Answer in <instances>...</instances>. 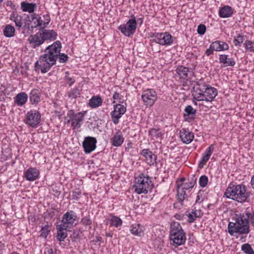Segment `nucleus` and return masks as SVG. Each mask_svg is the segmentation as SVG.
I'll return each mask as SVG.
<instances>
[{"label": "nucleus", "instance_id": "1", "mask_svg": "<svg viewBox=\"0 0 254 254\" xmlns=\"http://www.w3.org/2000/svg\"><path fill=\"white\" fill-rule=\"evenodd\" d=\"M225 195L226 197L238 202H244L250 197V194L246 191V186L240 184L228 187L225 193Z\"/></svg>", "mask_w": 254, "mask_h": 254}, {"label": "nucleus", "instance_id": "2", "mask_svg": "<svg viewBox=\"0 0 254 254\" xmlns=\"http://www.w3.org/2000/svg\"><path fill=\"white\" fill-rule=\"evenodd\" d=\"M234 220L235 222H230L228 224V232L231 236H234V233L244 235L250 232L249 221L243 215L238 216Z\"/></svg>", "mask_w": 254, "mask_h": 254}, {"label": "nucleus", "instance_id": "3", "mask_svg": "<svg viewBox=\"0 0 254 254\" xmlns=\"http://www.w3.org/2000/svg\"><path fill=\"white\" fill-rule=\"evenodd\" d=\"M170 239L173 241V246L176 247L185 243L186 241V233L179 222H173L171 223Z\"/></svg>", "mask_w": 254, "mask_h": 254}, {"label": "nucleus", "instance_id": "4", "mask_svg": "<svg viewBox=\"0 0 254 254\" xmlns=\"http://www.w3.org/2000/svg\"><path fill=\"white\" fill-rule=\"evenodd\" d=\"M151 182L148 176L141 174L136 178V182L133 188L137 194H146L151 189Z\"/></svg>", "mask_w": 254, "mask_h": 254}, {"label": "nucleus", "instance_id": "5", "mask_svg": "<svg viewBox=\"0 0 254 254\" xmlns=\"http://www.w3.org/2000/svg\"><path fill=\"white\" fill-rule=\"evenodd\" d=\"M84 117V114L81 112L75 114L73 110H70L65 117V120H66L67 123L71 122V127L74 129L80 127Z\"/></svg>", "mask_w": 254, "mask_h": 254}, {"label": "nucleus", "instance_id": "6", "mask_svg": "<svg viewBox=\"0 0 254 254\" xmlns=\"http://www.w3.org/2000/svg\"><path fill=\"white\" fill-rule=\"evenodd\" d=\"M45 19L43 22V26L40 28V31L43 36L44 41L50 40L54 41L57 39L58 34L56 31L52 29H46L50 21V17H43Z\"/></svg>", "mask_w": 254, "mask_h": 254}, {"label": "nucleus", "instance_id": "7", "mask_svg": "<svg viewBox=\"0 0 254 254\" xmlns=\"http://www.w3.org/2000/svg\"><path fill=\"white\" fill-rule=\"evenodd\" d=\"M39 63L41 72L46 73L56 64V61L49 56L48 54L45 53L40 57Z\"/></svg>", "mask_w": 254, "mask_h": 254}, {"label": "nucleus", "instance_id": "8", "mask_svg": "<svg viewBox=\"0 0 254 254\" xmlns=\"http://www.w3.org/2000/svg\"><path fill=\"white\" fill-rule=\"evenodd\" d=\"M135 17L130 19L126 24L121 25L119 29L126 36H130L135 31L136 28V21Z\"/></svg>", "mask_w": 254, "mask_h": 254}, {"label": "nucleus", "instance_id": "9", "mask_svg": "<svg viewBox=\"0 0 254 254\" xmlns=\"http://www.w3.org/2000/svg\"><path fill=\"white\" fill-rule=\"evenodd\" d=\"M24 28L30 30L33 29L38 26H43V20L41 19V17H24Z\"/></svg>", "mask_w": 254, "mask_h": 254}, {"label": "nucleus", "instance_id": "10", "mask_svg": "<svg viewBox=\"0 0 254 254\" xmlns=\"http://www.w3.org/2000/svg\"><path fill=\"white\" fill-rule=\"evenodd\" d=\"M153 37L155 42L162 45H170L173 41L172 36L168 32L154 33Z\"/></svg>", "mask_w": 254, "mask_h": 254}, {"label": "nucleus", "instance_id": "11", "mask_svg": "<svg viewBox=\"0 0 254 254\" xmlns=\"http://www.w3.org/2000/svg\"><path fill=\"white\" fill-rule=\"evenodd\" d=\"M141 98L145 105L151 106L157 99L156 91L152 89H147L144 90L141 95Z\"/></svg>", "mask_w": 254, "mask_h": 254}, {"label": "nucleus", "instance_id": "12", "mask_svg": "<svg viewBox=\"0 0 254 254\" xmlns=\"http://www.w3.org/2000/svg\"><path fill=\"white\" fill-rule=\"evenodd\" d=\"M41 115L36 110H31L27 112L25 123L33 127H36L40 122Z\"/></svg>", "mask_w": 254, "mask_h": 254}, {"label": "nucleus", "instance_id": "13", "mask_svg": "<svg viewBox=\"0 0 254 254\" xmlns=\"http://www.w3.org/2000/svg\"><path fill=\"white\" fill-rule=\"evenodd\" d=\"M217 94V90L208 85L206 89L204 90L202 95L199 96L198 101H205L207 102H211L214 100Z\"/></svg>", "mask_w": 254, "mask_h": 254}, {"label": "nucleus", "instance_id": "14", "mask_svg": "<svg viewBox=\"0 0 254 254\" xmlns=\"http://www.w3.org/2000/svg\"><path fill=\"white\" fill-rule=\"evenodd\" d=\"M76 215L73 211L66 212L63 216L62 223L60 224L63 227L66 228H70L76 219Z\"/></svg>", "mask_w": 254, "mask_h": 254}, {"label": "nucleus", "instance_id": "15", "mask_svg": "<svg viewBox=\"0 0 254 254\" xmlns=\"http://www.w3.org/2000/svg\"><path fill=\"white\" fill-rule=\"evenodd\" d=\"M62 45L60 41H56L54 43L48 46L45 50V53L48 54L49 56H51L53 59H55L57 61L58 55L61 51Z\"/></svg>", "mask_w": 254, "mask_h": 254}, {"label": "nucleus", "instance_id": "16", "mask_svg": "<svg viewBox=\"0 0 254 254\" xmlns=\"http://www.w3.org/2000/svg\"><path fill=\"white\" fill-rule=\"evenodd\" d=\"M126 112V107L121 104H117L114 106V110L111 113L112 121L113 123L117 125L119 122V119Z\"/></svg>", "mask_w": 254, "mask_h": 254}, {"label": "nucleus", "instance_id": "17", "mask_svg": "<svg viewBox=\"0 0 254 254\" xmlns=\"http://www.w3.org/2000/svg\"><path fill=\"white\" fill-rule=\"evenodd\" d=\"M97 140L95 137L87 136L84 138L82 142V146L86 153H90L94 151L96 147Z\"/></svg>", "mask_w": 254, "mask_h": 254}, {"label": "nucleus", "instance_id": "18", "mask_svg": "<svg viewBox=\"0 0 254 254\" xmlns=\"http://www.w3.org/2000/svg\"><path fill=\"white\" fill-rule=\"evenodd\" d=\"M208 85L205 84L203 80L200 79L196 81L193 87V98L198 101L199 96H201L202 95L204 90L206 89Z\"/></svg>", "mask_w": 254, "mask_h": 254}, {"label": "nucleus", "instance_id": "19", "mask_svg": "<svg viewBox=\"0 0 254 254\" xmlns=\"http://www.w3.org/2000/svg\"><path fill=\"white\" fill-rule=\"evenodd\" d=\"M30 44L33 48H36L41 45L44 42L42 35L39 29V31L34 35H31L28 39Z\"/></svg>", "mask_w": 254, "mask_h": 254}, {"label": "nucleus", "instance_id": "20", "mask_svg": "<svg viewBox=\"0 0 254 254\" xmlns=\"http://www.w3.org/2000/svg\"><path fill=\"white\" fill-rule=\"evenodd\" d=\"M180 136L182 141L186 144L190 143L194 137L193 133L185 128L180 131Z\"/></svg>", "mask_w": 254, "mask_h": 254}, {"label": "nucleus", "instance_id": "21", "mask_svg": "<svg viewBox=\"0 0 254 254\" xmlns=\"http://www.w3.org/2000/svg\"><path fill=\"white\" fill-rule=\"evenodd\" d=\"M20 7L23 12L32 13L36 10L37 4L36 3H29L27 1H24L21 2Z\"/></svg>", "mask_w": 254, "mask_h": 254}, {"label": "nucleus", "instance_id": "22", "mask_svg": "<svg viewBox=\"0 0 254 254\" xmlns=\"http://www.w3.org/2000/svg\"><path fill=\"white\" fill-rule=\"evenodd\" d=\"M39 176V171L35 168H29L26 172L25 177L29 181H33L36 180Z\"/></svg>", "mask_w": 254, "mask_h": 254}, {"label": "nucleus", "instance_id": "23", "mask_svg": "<svg viewBox=\"0 0 254 254\" xmlns=\"http://www.w3.org/2000/svg\"><path fill=\"white\" fill-rule=\"evenodd\" d=\"M141 154L145 158L147 163L149 165H153L155 161L156 156L153 154L152 152L148 149H144L142 150Z\"/></svg>", "mask_w": 254, "mask_h": 254}, {"label": "nucleus", "instance_id": "24", "mask_svg": "<svg viewBox=\"0 0 254 254\" xmlns=\"http://www.w3.org/2000/svg\"><path fill=\"white\" fill-rule=\"evenodd\" d=\"M176 71L182 79H188L190 78V75L191 74L190 69L183 66H179L176 69Z\"/></svg>", "mask_w": 254, "mask_h": 254}, {"label": "nucleus", "instance_id": "25", "mask_svg": "<svg viewBox=\"0 0 254 254\" xmlns=\"http://www.w3.org/2000/svg\"><path fill=\"white\" fill-rule=\"evenodd\" d=\"M57 239L60 242L64 241V239L67 237V234L66 233L67 228L63 227L61 225L57 226Z\"/></svg>", "mask_w": 254, "mask_h": 254}, {"label": "nucleus", "instance_id": "26", "mask_svg": "<svg viewBox=\"0 0 254 254\" xmlns=\"http://www.w3.org/2000/svg\"><path fill=\"white\" fill-rule=\"evenodd\" d=\"M211 47L216 51L227 50L229 49L228 44L223 41H216L211 43Z\"/></svg>", "mask_w": 254, "mask_h": 254}, {"label": "nucleus", "instance_id": "27", "mask_svg": "<svg viewBox=\"0 0 254 254\" xmlns=\"http://www.w3.org/2000/svg\"><path fill=\"white\" fill-rule=\"evenodd\" d=\"M234 9L228 5H224L219 8V16H232L234 14Z\"/></svg>", "mask_w": 254, "mask_h": 254}, {"label": "nucleus", "instance_id": "28", "mask_svg": "<svg viewBox=\"0 0 254 254\" xmlns=\"http://www.w3.org/2000/svg\"><path fill=\"white\" fill-rule=\"evenodd\" d=\"M28 99V96L25 92L18 93L15 97V103L18 106H21L24 105Z\"/></svg>", "mask_w": 254, "mask_h": 254}, {"label": "nucleus", "instance_id": "29", "mask_svg": "<svg viewBox=\"0 0 254 254\" xmlns=\"http://www.w3.org/2000/svg\"><path fill=\"white\" fill-rule=\"evenodd\" d=\"M124 141V138L122 133L118 131L115 133L112 139V144L114 146L118 147L120 146L123 144Z\"/></svg>", "mask_w": 254, "mask_h": 254}, {"label": "nucleus", "instance_id": "30", "mask_svg": "<svg viewBox=\"0 0 254 254\" xmlns=\"http://www.w3.org/2000/svg\"><path fill=\"white\" fill-rule=\"evenodd\" d=\"M220 63L223 64L225 66H234L235 61L232 58H229L227 55H221L219 56Z\"/></svg>", "mask_w": 254, "mask_h": 254}, {"label": "nucleus", "instance_id": "31", "mask_svg": "<svg viewBox=\"0 0 254 254\" xmlns=\"http://www.w3.org/2000/svg\"><path fill=\"white\" fill-rule=\"evenodd\" d=\"M103 100L99 96H94L89 101L88 105L91 108H96L102 105Z\"/></svg>", "mask_w": 254, "mask_h": 254}, {"label": "nucleus", "instance_id": "32", "mask_svg": "<svg viewBox=\"0 0 254 254\" xmlns=\"http://www.w3.org/2000/svg\"><path fill=\"white\" fill-rule=\"evenodd\" d=\"M30 101L32 104H37L40 101V93L37 89H33L29 96Z\"/></svg>", "mask_w": 254, "mask_h": 254}, {"label": "nucleus", "instance_id": "33", "mask_svg": "<svg viewBox=\"0 0 254 254\" xmlns=\"http://www.w3.org/2000/svg\"><path fill=\"white\" fill-rule=\"evenodd\" d=\"M186 188H184L181 186L178 187L177 190V197L179 202H182L187 197L186 193Z\"/></svg>", "mask_w": 254, "mask_h": 254}, {"label": "nucleus", "instance_id": "34", "mask_svg": "<svg viewBox=\"0 0 254 254\" xmlns=\"http://www.w3.org/2000/svg\"><path fill=\"white\" fill-rule=\"evenodd\" d=\"M3 35L6 37H12L14 35L15 29L11 25H7L3 31Z\"/></svg>", "mask_w": 254, "mask_h": 254}, {"label": "nucleus", "instance_id": "35", "mask_svg": "<svg viewBox=\"0 0 254 254\" xmlns=\"http://www.w3.org/2000/svg\"><path fill=\"white\" fill-rule=\"evenodd\" d=\"M131 233L137 236H140L143 234V231L139 224H133L130 229Z\"/></svg>", "mask_w": 254, "mask_h": 254}, {"label": "nucleus", "instance_id": "36", "mask_svg": "<svg viewBox=\"0 0 254 254\" xmlns=\"http://www.w3.org/2000/svg\"><path fill=\"white\" fill-rule=\"evenodd\" d=\"M243 216L245 217L246 220L249 221V223L250 222L254 227V212L253 211H250L247 209L245 213L243 214Z\"/></svg>", "mask_w": 254, "mask_h": 254}, {"label": "nucleus", "instance_id": "37", "mask_svg": "<svg viewBox=\"0 0 254 254\" xmlns=\"http://www.w3.org/2000/svg\"><path fill=\"white\" fill-rule=\"evenodd\" d=\"M67 94L69 98L76 99L80 95V91L78 88H74L67 92Z\"/></svg>", "mask_w": 254, "mask_h": 254}, {"label": "nucleus", "instance_id": "38", "mask_svg": "<svg viewBox=\"0 0 254 254\" xmlns=\"http://www.w3.org/2000/svg\"><path fill=\"white\" fill-rule=\"evenodd\" d=\"M196 178L193 176L190 180H189V181L187 182L186 184H182L180 186L184 188H186V190H188L190 189H192L195 182H196Z\"/></svg>", "mask_w": 254, "mask_h": 254}, {"label": "nucleus", "instance_id": "39", "mask_svg": "<svg viewBox=\"0 0 254 254\" xmlns=\"http://www.w3.org/2000/svg\"><path fill=\"white\" fill-rule=\"evenodd\" d=\"M110 225L118 227L122 224V220L117 216H112L110 220Z\"/></svg>", "mask_w": 254, "mask_h": 254}, {"label": "nucleus", "instance_id": "40", "mask_svg": "<svg viewBox=\"0 0 254 254\" xmlns=\"http://www.w3.org/2000/svg\"><path fill=\"white\" fill-rule=\"evenodd\" d=\"M214 148V145L211 144L203 153L202 158L208 161L213 151Z\"/></svg>", "mask_w": 254, "mask_h": 254}, {"label": "nucleus", "instance_id": "41", "mask_svg": "<svg viewBox=\"0 0 254 254\" xmlns=\"http://www.w3.org/2000/svg\"><path fill=\"white\" fill-rule=\"evenodd\" d=\"M242 251H243L246 254H254L251 246L249 244H245L242 246Z\"/></svg>", "mask_w": 254, "mask_h": 254}, {"label": "nucleus", "instance_id": "42", "mask_svg": "<svg viewBox=\"0 0 254 254\" xmlns=\"http://www.w3.org/2000/svg\"><path fill=\"white\" fill-rule=\"evenodd\" d=\"M50 232L49 225H47L43 227L40 231V236L46 238Z\"/></svg>", "mask_w": 254, "mask_h": 254}, {"label": "nucleus", "instance_id": "43", "mask_svg": "<svg viewBox=\"0 0 254 254\" xmlns=\"http://www.w3.org/2000/svg\"><path fill=\"white\" fill-rule=\"evenodd\" d=\"M185 111L186 113L184 114V116H190V115H194L196 113V110L193 109L191 106L188 105L186 107Z\"/></svg>", "mask_w": 254, "mask_h": 254}, {"label": "nucleus", "instance_id": "44", "mask_svg": "<svg viewBox=\"0 0 254 254\" xmlns=\"http://www.w3.org/2000/svg\"><path fill=\"white\" fill-rule=\"evenodd\" d=\"M80 223L84 226H90L92 224V220L90 216H84L82 218Z\"/></svg>", "mask_w": 254, "mask_h": 254}, {"label": "nucleus", "instance_id": "45", "mask_svg": "<svg viewBox=\"0 0 254 254\" xmlns=\"http://www.w3.org/2000/svg\"><path fill=\"white\" fill-rule=\"evenodd\" d=\"M81 194V190L79 188H76L72 191L71 198L72 199L77 200H78L79 196Z\"/></svg>", "mask_w": 254, "mask_h": 254}, {"label": "nucleus", "instance_id": "46", "mask_svg": "<svg viewBox=\"0 0 254 254\" xmlns=\"http://www.w3.org/2000/svg\"><path fill=\"white\" fill-rule=\"evenodd\" d=\"M244 41V36L239 34L234 39L233 42L236 46H239Z\"/></svg>", "mask_w": 254, "mask_h": 254}, {"label": "nucleus", "instance_id": "47", "mask_svg": "<svg viewBox=\"0 0 254 254\" xmlns=\"http://www.w3.org/2000/svg\"><path fill=\"white\" fill-rule=\"evenodd\" d=\"M14 19V21L15 23V24L18 27H21L22 26H24V19L22 18L23 17H13Z\"/></svg>", "mask_w": 254, "mask_h": 254}, {"label": "nucleus", "instance_id": "48", "mask_svg": "<svg viewBox=\"0 0 254 254\" xmlns=\"http://www.w3.org/2000/svg\"><path fill=\"white\" fill-rule=\"evenodd\" d=\"M208 183V178L205 175L202 176L200 177L199 180V183L201 187H205Z\"/></svg>", "mask_w": 254, "mask_h": 254}, {"label": "nucleus", "instance_id": "49", "mask_svg": "<svg viewBox=\"0 0 254 254\" xmlns=\"http://www.w3.org/2000/svg\"><path fill=\"white\" fill-rule=\"evenodd\" d=\"M206 26L202 24H200L198 26L197 32L200 35H203L206 32Z\"/></svg>", "mask_w": 254, "mask_h": 254}, {"label": "nucleus", "instance_id": "50", "mask_svg": "<svg viewBox=\"0 0 254 254\" xmlns=\"http://www.w3.org/2000/svg\"><path fill=\"white\" fill-rule=\"evenodd\" d=\"M246 49L249 50L251 52L254 51V43L250 41H246L244 44Z\"/></svg>", "mask_w": 254, "mask_h": 254}, {"label": "nucleus", "instance_id": "51", "mask_svg": "<svg viewBox=\"0 0 254 254\" xmlns=\"http://www.w3.org/2000/svg\"><path fill=\"white\" fill-rule=\"evenodd\" d=\"M150 134L152 136H155L156 137H159L161 135V133L158 130H157L155 128H152L149 131Z\"/></svg>", "mask_w": 254, "mask_h": 254}, {"label": "nucleus", "instance_id": "52", "mask_svg": "<svg viewBox=\"0 0 254 254\" xmlns=\"http://www.w3.org/2000/svg\"><path fill=\"white\" fill-rule=\"evenodd\" d=\"M59 59V62L61 63H65L68 59V56L65 54H59L58 55Z\"/></svg>", "mask_w": 254, "mask_h": 254}, {"label": "nucleus", "instance_id": "53", "mask_svg": "<svg viewBox=\"0 0 254 254\" xmlns=\"http://www.w3.org/2000/svg\"><path fill=\"white\" fill-rule=\"evenodd\" d=\"M197 215L195 211H192L191 213H189L188 215L189 217V221L190 223H192L194 221V220L197 218Z\"/></svg>", "mask_w": 254, "mask_h": 254}, {"label": "nucleus", "instance_id": "54", "mask_svg": "<svg viewBox=\"0 0 254 254\" xmlns=\"http://www.w3.org/2000/svg\"><path fill=\"white\" fill-rule=\"evenodd\" d=\"M214 51H215V50L213 49V48H212V47H211V44L210 45L209 48L207 49L205 51V54L207 56H209L213 53Z\"/></svg>", "mask_w": 254, "mask_h": 254}, {"label": "nucleus", "instance_id": "55", "mask_svg": "<svg viewBox=\"0 0 254 254\" xmlns=\"http://www.w3.org/2000/svg\"><path fill=\"white\" fill-rule=\"evenodd\" d=\"M65 79L69 86H71L75 82L74 79L67 75L65 76Z\"/></svg>", "mask_w": 254, "mask_h": 254}, {"label": "nucleus", "instance_id": "56", "mask_svg": "<svg viewBox=\"0 0 254 254\" xmlns=\"http://www.w3.org/2000/svg\"><path fill=\"white\" fill-rule=\"evenodd\" d=\"M7 5L10 6L12 9H14V10H16L17 7H18V5H16L13 4V3L11 1H7Z\"/></svg>", "mask_w": 254, "mask_h": 254}, {"label": "nucleus", "instance_id": "57", "mask_svg": "<svg viewBox=\"0 0 254 254\" xmlns=\"http://www.w3.org/2000/svg\"><path fill=\"white\" fill-rule=\"evenodd\" d=\"M207 162V161L206 160L202 158L199 163L198 167L199 168H202L204 164L206 163Z\"/></svg>", "mask_w": 254, "mask_h": 254}, {"label": "nucleus", "instance_id": "58", "mask_svg": "<svg viewBox=\"0 0 254 254\" xmlns=\"http://www.w3.org/2000/svg\"><path fill=\"white\" fill-rule=\"evenodd\" d=\"M45 253L46 254H53V249L51 248L46 249L45 251Z\"/></svg>", "mask_w": 254, "mask_h": 254}, {"label": "nucleus", "instance_id": "59", "mask_svg": "<svg viewBox=\"0 0 254 254\" xmlns=\"http://www.w3.org/2000/svg\"><path fill=\"white\" fill-rule=\"evenodd\" d=\"M113 98L114 100H117L119 98V94L117 92H115L113 94Z\"/></svg>", "mask_w": 254, "mask_h": 254}, {"label": "nucleus", "instance_id": "60", "mask_svg": "<svg viewBox=\"0 0 254 254\" xmlns=\"http://www.w3.org/2000/svg\"><path fill=\"white\" fill-rule=\"evenodd\" d=\"M251 183L252 188L254 189V175L253 176L252 178Z\"/></svg>", "mask_w": 254, "mask_h": 254}, {"label": "nucleus", "instance_id": "61", "mask_svg": "<svg viewBox=\"0 0 254 254\" xmlns=\"http://www.w3.org/2000/svg\"><path fill=\"white\" fill-rule=\"evenodd\" d=\"M38 66H40V67L39 61H37L35 63V67H38Z\"/></svg>", "mask_w": 254, "mask_h": 254}, {"label": "nucleus", "instance_id": "62", "mask_svg": "<svg viewBox=\"0 0 254 254\" xmlns=\"http://www.w3.org/2000/svg\"><path fill=\"white\" fill-rule=\"evenodd\" d=\"M199 199H200L199 196L197 195V198H196V201H195L196 203L198 202V200H199Z\"/></svg>", "mask_w": 254, "mask_h": 254}, {"label": "nucleus", "instance_id": "63", "mask_svg": "<svg viewBox=\"0 0 254 254\" xmlns=\"http://www.w3.org/2000/svg\"><path fill=\"white\" fill-rule=\"evenodd\" d=\"M180 217H181V215H176L175 216V217L176 218V219H179Z\"/></svg>", "mask_w": 254, "mask_h": 254}, {"label": "nucleus", "instance_id": "64", "mask_svg": "<svg viewBox=\"0 0 254 254\" xmlns=\"http://www.w3.org/2000/svg\"><path fill=\"white\" fill-rule=\"evenodd\" d=\"M185 180H186L185 178H182L180 179V181L183 182H184L185 181Z\"/></svg>", "mask_w": 254, "mask_h": 254}]
</instances>
